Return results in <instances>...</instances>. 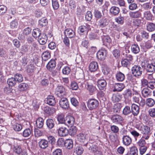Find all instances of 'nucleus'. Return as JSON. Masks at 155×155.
Segmentation results:
<instances>
[{
  "label": "nucleus",
  "mask_w": 155,
  "mask_h": 155,
  "mask_svg": "<svg viewBox=\"0 0 155 155\" xmlns=\"http://www.w3.org/2000/svg\"><path fill=\"white\" fill-rule=\"evenodd\" d=\"M14 78L16 79L17 82L19 83L22 82L23 80V78L22 75L19 74H17L14 76Z\"/></svg>",
  "instance_id": "53"
},
{
  "label": "nucleus",
  "mask_w": 155,
  "mask_h": 155,
  "mask_svg": "<svg viewBox=\"0 0 155 155\" xmlns=\"http://www.w3.org/2000/svg\"><path fill=\"white\" fill-rule=\"evenodd\" d=\"M92 18V14L91 12L90 11H88L85 15V19L87 21H90Z\"/></svg>",
  "instance_id": "61"
},
{
  "label": "nucleus",
  "mask_w": 155,
  "mask_h": 155,
  "mask_svg": "<svg viewBox=\"0 0 155 155\" xmlns=\"http://www.w3.org/2000/svg\"><path fill=\"white\" fill-rule=\"evenodd\" d=\"M142 8L145 10H148L152 8V4L150 2L144 3L142 5Z\"/></svg>",
  "instance_id": "56"
},
{
  "label": "nucleus",
  "mask_w": 155,
  "mask_h": 155,
  "mask_svg": "<svg viewBox=\"0 0 155 155\" xmlns=\"http://www.w3.org/2000/svg\"><path fill=\"white\" fill-rule=\"evenodd\" d=\"M84 149L80 145L75 146L74 147V152L77 155H81L83 153Z\"/></svg>",
  "instance_id": "32"
},
{
  "label": "nucleus",
  "mask_w": 155,
  "mask_h": 155,
  "mask_svg": "<svg viewBox=\"0 0 155 155\" xmlns=\"http://www.w3.org/2000/svg\"><path fill=\"white\" fill-rule=\"evenodd\" d=\"M73 141L71 139H68L65 141L64 146L68 149H71L73 147Z\"/></svg>",
  "instance_id": "34"
},
{
  "label": "nucleus",
  "mask_w": 155,
  "mask_h": 155,
  "mask_svg": "<svg viewBox=\"0 0 155 155\" xmlns=\"http://www.w3.org/2000/svg\"><path fill=\"white\" fill-rule=\"evenodd\" d=\"M122 141L124 145L128 146L131 143L132 139L128 136L124 135L122 137Z\"/></svg>",
  "instance_id": "21"
},
{
  "label": "nucleus",
  "mask_w": 155,
  "mask_h": 155,
  "mask_svg": "<svg viewBox=\"0 0 155 155\" xmlns=\"http://www.w3.org/2000/svg\"><path fill=\"white\" fill-rule=\"evenodd\" d=\"M141 36L143 38L147 39L149 37V33L145 31H143L140 32Z\"/></svg>",
  "instance_id": "63"
},
{
  "label": "nucleus",
  "mask_w": 155,
  "mask_h": 155,
  "mask_svg": "<svg viewBox=\"0 0 155 155\" xmlns=\"http://www.w3.org/2000/svg\"><path fill=\"white\" fill-rule=\"evenodd\" d=\"M131 51L135 54H137L139 52L140 49L139 46L136 44L132 45L131 48Z\"/></svg>",
  "instance_id": "40"
},
{
  "label": "nucleus",
  "mask_w": 155,
  "mask_h": 155,
  "mask_svg": "<svg viewBox=\"0 0 155 155\" xmlns=\"http://www.w3.org/2000/svg\"><path fill=\"white\" fill-rule=\"evenodd\" d=\"M68 134L70 135L73 136L76 134L77 131V129L75 126H71L69 130H68Z\"/></svg>",
  "instance_id": "49"
},
{
  "label": "nucleus",
  "mask_w": 155,
  "mask_h": 155,
  "mask_svg": "<svg viewBox=\"0 0 155 155\" xmlns=\"http://www.w3.org/2000/svg\"><path fill=\"white\" fill-rule=\"evenodd\" d=\"M143 17L146 20L151 21L153 20V15L150 11H146L143 13Z\"/></svg>",
  "instance_id": "30"
},
{
  "label": "nucleus",
  "mask_w": 155,
  "mask_h": 155,
  "mask_svg": "<svg viewBox=\"0 0 155 155\" xmlns=\"http://www.w3.org/2000/svg\"><path fill=\"white\" fill-rule=\"evenodd\" d=\"M122 65L124 67L128 68L130 64V62L127 59L124 58L121 61Z\"/></svg>",
  "instance_id": "50"
},
{
  "label": "nucleus",
  "mask_w": 155,
  "mask_h": 155,
  "mask_svg": "<svg viewBox=\"0 0 155 155\" xmlns=\"http://www.w3.org/2000/svg\"><path fill=\"white\" fill-rule=\"evenodd\" d=\"M151 91L147 87L144 88L141 91L142 96L145 97H148L151 95Z\"/></svg>",
  "instance_id": "28"
},
{
  "label": "nucleus",
  "mask_w": 155,
  "mask_h": 155,
  "mask_svg": "<svg viewBox=\"0 0 155 155\" xmlns=\"http://www.w3.org/2000/svg\"><path fill=\"white\" fill-rule=\"evenodd\" d=\"M13 128L15 131H19L22 129V127L21 124L16 123L13 125Z\"/></svg>",
  "instance_id": "57"
},
{
  "label": "nucleus",
  "mask_w": 155,
  "mask_h": 155,
  "mask_svg": "<svg viewBox=\"0 0 155 155\" xmlns=\"http://www.w3.org/2000/svg\"><path fill=\"white\" fill-rule=\"evenodd\" d=\"M64 115L63 114L59 113L57 115V120L61 124L64 123L65 119L64 118Z\"/></svg>",
  "instance_id": "47"
},
{
  "label": "nucleus",
  "mask_w": 155,
  "mask_h": 155,
  "mask_svg": "<svg viewBox=\"0 0 155 155\" xmlns=\"http://www.w3.org/2000/svg\"><path fill=\"white\" fill-rule=\"evenodd\" d=\"M141 131L143 134L142 138L147 140L151 135L150 128L147 125H143L141 127Z\"/></svg>",
  "instance_id": "3"
},
{
  "label": "nucleus",
  "mask_w": 155,
  "mask_h": 155,
  "mask_svg": "<svg viewBox=\"0 0 155 155\" xmlns=\"http://www.w3.org/2000/svg\"><path fill=\"white\" fill-rule=\"evenodd\" d=\"M141 65L142 68H144L147 72L153 73L155 72V62L149 63L146 61L142 62Z\"/></svg>",
  "instance_id": "2"
},
{
  "label": "nucleus",
  "mask_w": 155,
  "mask_h": 155,
  "mask_svg": "<svg viewBox=\"0 0 155 155\" xmlns=\"http://www.w3.org/2000/svg\"><path fill=\"white\" fill-rule=\"evenodd\" d=\"M115 21L117 23L120 25H123L124 22V17L119 16L115 18Z\"/></svg>",
  "instance_id": "58"
},
{
  "label": "nucleus",
  "mask_w": 155,
  "mask_h": 155,
  "mask_svg": "<svg viewBox=\"0 0 155 155\" xmlns=\"http://www.w3.org/2000/svg\"><path fill=\"white\" fill-rule=\"evenodd\" d=\"M43 110L45 113L49 115L53 114L55 111L54 108L50 107L48 106L44 107Z\"/></svg>",
  "instance_id": "29"
},
{
  "label": "nucleus",
  "mask_w": 155,
  "mask_h": 155,
  "mask_svg": "<svg viewBox=\"0 0 155 155\" xmlns=\"http://www.w3.org/2000/svg\"><path fill=\"white\" fill-rule=\"evenodd\" d=\"M55 125L54 121L52 119H48L46 121V125L49 129H52Z\"/></svg>",
  "instance_id": "43"
},
{
  "label": "nucleus",
  "mask_w": 155,
  "mask_h": 155,
  "mask_svg": "<svg viewBox=\"0 0 155 155\" xmlns=\"http://www.w3.org/2000/svg\"><path fill=\"white\" fill-rule=\"evenodd\" d=\"M46 101L47 104L52 106L54 105L56 102L54 97L52 95H49L48 96Z\"/></svg>",
  "instance_id": "25"
},
{
  "label": "nucleus",
  "mask_w": 155,
  "mask_h": 155,
  "mask_svg": "<svg viewBox=\"0 0 155 155\" xmlns=\"http://www.w3.org/2000/svg\"><path fill=\"white\" fill-rule=\"evenodd\" d=\"M18 87L19 91H23L27 89L28 85L25 83H22L20 84Z\"/></svg>",
  "instance_id": "55"
},
{
  "label": "nucleus",
  "mask_w": 155,
  "mask_h": 155,
  "mask_svg": "<svg viewBox=\"0 0 155 155\" xmlns=\"http://www.w3.org/2000/svg\"><path fill=\"white\" fill-rule=\"evenodd\" d=\"M122 98V95L118 93H117L113 94L111 99L114 102H118L121 100Z\"/></svg>",
  "instance_id": "27"
},
{
  "label": "nucleus",
  "mask_w": 155,
  "mask_h": 155,
  "mask_svg": "<svg viewBox=\"0 0 155 155\" xmlns=\"http://www.w3.org/2000/svg\"><path fill=\"white\" fill-rule=\"evenodd\" d=\"M71 71L70 68L67 66L65 67L62 69V72L64 74L68 75L69 74Z\"/></svg>",
  "instance_id": "64"
},
{
  "label": "nucleus",
  "mask_w": 155,
  "mask_h": 155,
  "mask_svg": "<svg viewBox=\"0 0 155 155\" xmlns=\"http://www.w3.org/2000/svg\"><path fill=\"white\" fill-rule=\"evenodd\" d=\"M58 135L61 137H65L68 134V129L64 127L59 128L58 130Z\"/></svg>",
  "instance_id": "15"
},
{
  "label": "nucleus",
  "mask_w": 155,
  "mask_h": 155,
  "mask_svg": "<svg viewBox=\"0 0 155 155\" xmlns=\"http://www.w3.org/2000/svg\"><path fill=\"white\" fill-rule=\"evenodd\" d=\"M108 117L110 119L112 123L116 124L122 125L124 121V119L120 115L115 114L108 115Z\"/></svg>",
  "instance_id": "1"
},
{
  "label": "nucleus",
  "mask_w": 155,
  "mask_h": 155,
  "mask_svg": "<svg viewBox=\"0 0 155 155\" xmlns=\"http://www.w3.org/2000/svg\"><path fill=\"white\" fill-rule=\"evenodd\" d=\"M48 23V21L45 18H42L38 21L39 26L41 27L47 25Z\"/></svg>",
  "instance_id": "37"
},
{
  "label": "nucleus",
  "mask_w": 155,
  "mask_h": 155,
  "mask_svg": "<svg viewBox=\"0 0 155 155\" xmlns=\"http://www.w3.org/2000/svg\"><path fill=\"white\" fill-rule=\"evenodd\" d=\"M40 105V101L37 99H34L33 101L32 105L35 109L38 108Z\"/></svg>",
  "instance_id": "59"
},
{
  "label": "nucleus",
  "mask_w": 155,
  "mask_h": 155,
  "mask_svg": "<svg viewBox=\"0 0 155 155\" xmlns=\"http://www.w3.org/2000/svg\"><path fill=\"white\" fill-rule=\"evenodd\" d=\"M117 80L119 81H122L125 78L124 74L120 72L117 73L116 75Z\"/></svg>",
  "instance_id": "42"
},
{
  "label": "nucleus",
  "mask_w": 155,
  "mask_h": 155,
  "mask_svg": "<svg viewBox=\"0 0 155 155\" xmlns=\"http://www.w3.org/2000/svg\"><path fill=\"white\" fill-rule=\"evenodd\" d=\"M106 85L107 82L104 80H100L97 81V86L100 90L105 91Z\"/></svg>",
  "instance_id": "18"
},
{
  "label": "nucleus",
  "mask_w": 155,
  "mask_h": 155,
  "mask_svg": "<svg viewBox=\"0 0 155 155\" xmlns=\"http://www.w3.org/2000/svg\"><path fill=\"white\" fill-rule=\"evenodd\" d=\"M110 13L114 15H116L118 14L120 12L119 8L116 6L112 7L110 10Z\"/></svg>",
  "instance_id": "36"
},
{
  "label": "nucleus",
  "mask_w": 155,
  "mask_h": 155,
  "mask_svg": "<svg viewBox=\"0 0 155 155\" xmlns=\"http://www.w3.org/2000/svg\"><path fill=\"white\" fill-rule=\"evenodd\" d=\"M131 113L130 107L128 106H126L124 108L123 110V114L125 115H127Z\"/></svg>",
  "instance_id": "52"
},
{
  "label": "nucleus",
  "mask_w": 155,
  "mask_h": 155,
  "mask_svg": "<svg viewBox=\"0 0 155 155\" xmlns=\"http://www.w3.org/2000/svg\"><path fill=\"white\" fill-rule=\"evenodd\" d=\"M131 110V112L134 116H137L140 111L139 106L134 104H132Z\"/></svg>",
  "instance_id": "16"
},
{
  "label": "nucleus",
  "mask_w": 155,
  "mask_h": 155,
  "mask_svg": "<svg viewBox=\"0 0 155 155\" xmlns=\"http://www.w3.org/2000/svg\"><path fill=\"white\" fill-rule=\"evenodd\" d=\"M64 34L65 36H67L69 38H74L75 35V32L70 28L66 29L64 31Z\"/></svg>",
  "instance_id": "17"
},
{
  "label": "nucleus",
  "mask_w": 155,
  "mask_h": 155,
  "mask_svg": "<svg viewBox=\"0 0 155 155\" xmlns=\"http://www.w3.org/2000/svg\"><path fill=\"white\" fill-rule=\"evenodd\" d=\"M41 31L38 28L34 29L32 33L33 36L35 38H36L37 37L39 38V37L41 36Z\"/></svg>",
  "instance_id": "48"
},
{
  "label": "nucleus",
  "mask_w": 155,
  "mask_h": 155,
  "mask_svg": "<svg viewBox=\"0 0 155 155\" xmlns=\"http://www.w3.org/2000/svg\"><path fill=\"white\" fill-rule=\"evenodd\" d=\"M123 83H116L114 86V88L113 91L114 92H120L122 91L125 87Z\"/></svg>",
  "instance_id": "22"
},
{
  "label": "nucleus",
  "mask_w": 155,
  "mask_h": 155,
  "mask_svg": "<svg viewBox=\"0 0 155 155\" xmlns=\"http://www.w3.org/2000/svg\"><path fill=\"white\" fill-rule=\"evenodd\" d=\"M138 151L135 146H132L129 148L130 155H138Z\"/></svg>",
  "instance_id": "44"
},
{
  "label": "nucleus",
  "mask_w": 155,
  "mask_h": 155,
  "mask_svg": "<svg viewBox=\"0 0 155 155\" xmlns=\"http://www.w3.org/2000/svg\"><path fill=\"white\" fill-rule=\"evenodd\" d=\"M77 139L80 143L81 144L84 146L87 142V139L86 138V135L83 133H81L77 136Z\"/></svg>",
  "instance_id": "9"
},
{
  "label": "nucleus",
  "mask_w": 155,
  "mask_h": 155,
  "mask_svg": "<svg viewBox=\"0 0 155 155\" xmlns=\"http://www.w3.org/2000/svg\"><path fill=\"white\" fill-rule=\"evenodd\" d=\"M60 106L63 109H68L69 107L67 99L65 97L61 98L59 101Z\"/></svg>",
  "instance_id": "11"
},
{
  "label": "nucleus",
  "mask_w": 155,
  "mask_h": 155,
  "mask_svg": "<svg viewBox=\"0 0 155 155\" xmlns=\"http://www.w3.org/2000/svg\"><path fill=\"white\" fill-rule=\"evenodd\" d=\"M70 8L72 10H74L76 7V4L74 0H70L69 3Z\"/></svg>",
  "instance_id": "54"
},
{
  "label": "nucleus",
  "mask_w": 155,
  "mask_h": 155,
  "mask_svg": "<svg viewBox=\"0 0 155 155\" xmlns=\"http://www.w3.org/2000/svg\"><path fill=\"white\" fill-rule=\"evenodd\" d=\"M55 93L58 96L62 97L66 94L65 88L62 85H58L55 89Z\"/></svg>",
  "instance_id": "6"
},
{
  "label": "nucleus",
  "mask_w": 155,
  "mask_h": 155,
  "mask_svg": "<svg viewBox=\"0 0 155 155\" xmlns=\"http://www.w3.org/2000/svg\"><path fill=\"white\" fill-rule=\"evenodd\" d=\"M33 47L31 46L28 45H24L22 46V50L25 52H29L31 53L34 50L33 48H35L36 45L34 43H33Z\"/></svg>",
  "instance_id": "20"
},
{
  "label": "nucleus",
  "mask_w": 155,
  "mask_h": 155,
  "mask_svg": "<svg viewBox=\"0 0 155 155\" xmlns=\"http://www.w3.org/2000/svg\"><path fill=\"white\" fill-rule=\"evenodd\" d=\"M109 26L111 28H115L116 30L118 31H120L122 30V28L121 27H116V25L114 24V22H110L109 24Z\"/></svg>",
  "instance_id": "60"
},
{
  "label": "nucleus",
  "mask_w": 155,
  "mask_h": 155,
  "mask_svg": "<svg viewBox=\"0 0 155 155\" xmlns=\"http://www.w3.org/2000/svg\"><path fill=\"white\" fill-rule=\"evenodd\" d=\"M129 15L130 17L132 18H137L140 17L141 13V12L138 10L134 12H130Z\"/></svg>",
  "instance_id": "33"
},
{
  "label": "nucleus",
  "mask_w": 155,
  "mask_h": 155,
  "mask_svg": "<svg viewBox=\"0 0 155 155\" xmlns=\"http://www.w3.org/2000/svg\"><path fill=\"white\" fill-rule=\"evenodd\" d=\"M52 5L54 9H57L59 7V4L57 0H52Z\"/></svg>",
  "instance_id": "62"
},
{
  "label": "nucleus",
  "mask_w": 155,
  "mask_h": 155,
  "mask_svg": "<svg viewBox=\"0 0 155 155\" xmlns=\"http://www.w3.org/2000/svg\"><path fill=\"white\" fill-rule=\"evenodd\" d=\"M89 25L85 24L80 26L78 29V32L80 35H84V38H86L88 32V28Z\"/></svg>",
  "instance_id": "8"
},
{
  "label": "nucleus",
  "mask_w": 155,
  "mask_h": 155,
  "mask_svg": "<svg viewBox=\"0 0 155 155\" xmlns=\"http://www.w3.org/2000/svg\"><path fill=\"white\" fill-rule=\"evenodd\" d=\"M133 101L134 102L138 103L140 107H143L145 104V100L141 97L140 95L134 96Z\"/></svg>",
  "instance_id": "7"
},
{
  "label": "nucleus",
  "mask_w": 155,
  "mask_h": 155,
  "mask_svg": "<svg viewBox=\"0 0 155 155\" xmlns=\"http://www.w3.org/2000/svg\"><path fill=\"white\" fill-rule=\"evenodd\" d=\"M44 120L41 117L38 118L36 121V126L39 128H41L43 126Z\"/></svg>",
  "instance_id": "35"
},
{
  "label": "nucleus",
  "mask_w": 155,
  "mask_h": 155,
  "mask_svg": "<svg viewBox=\"0 0 155 155\" xmlns=\"http://www.w3.org/2000/svg\"><path fill=\"white\" fill-rule=\"evenodd\" d=\"M99 102L96 99H89L87 102V106L90 110L96 109L98 106Z\"/></svg>",
  "instance_id": "5"
},
{
  "label": "nucleus",
  "mask_w": 155,
  "mask_h": 155,
  "mask_svg": "<svg viewBox=\"0 0 155 155\" xmlns=\"http://www.w3.org/2000/svg\"><path fill=\"white\" fill-rule=\"evenodd\" d=\"M56 66V62L54 59H51L46 65V68L49 71H52Z\"/></svg>",
  "instance_id": "19"
},
{
  "label": "nucleus",
  "mask_w": 155,
  "mask_h": 155,
  "mask_svg": "<svg viewBox=\"0 0 155 155\" xmlns=\"http://www.w3.org/2000/svg\"><path fill=\"white\" fill-rule=\"evenodd\" d=\"M98 68V65L97 62L92 61L91 62L89 66V68L91 72L96 71Z\"/></svg>",
  "instance_id": "26"
},
{
  "label": "nucleus",
  "mask_w": 155,
  "mask_h": 155,
  "mask_svg": "<svg viewBox=\"0 0 155 155\" xmlns=\"http://www.w3.org/2000/svg\"><path fill=\"white\" fill-rule=\"evenodd\" d=\"M51 57V54L48 51L44 52L41 55V58L42 61H46Z\"/></svg>",
  "instance_id": "41"
},
{
  "label": "nucleus",
  "mask_w": 155,
  "mask_h": 155,
  "mask_svg": "<svg viewBox=\"0 0 155 155\" xmlns=\"http://www.w3.org/2000/svg\"><path fill=\"white\" fill-rule=\"evenodd\" d=\"M13 150L14 153L18 155L20 154L22 152L21 146L16 142H14Z\"/></svg>",
  "instance_id": "14"
},
{
  "label": "nucleus",
  "mask_w": 155,
  "mask_h": 155,
  "mask_svg": "<svg viewBox=\"0 0 155 155\" xmlns=\"http://www.w3.org/2000/svg\"><path fill=\"white\" fill-rule=\"evenodd\" d=\"M84 146L86 147L90 152L92 153L94 152L98 147L94 143H92L90 142L86 143Z\"/></svg>",
  "instance_id": "10"
},
{
  "label": "nucleus",
  "mask_w": 155,
  "mask_h": 155,
  "mask_svg": "<svg viewBox=\"0 0 155 155\" xmlns=\"http://www.w3.org/2000/svg\"><path fill=\"white\" fill-rule=\"evenodd\" d=\"M121 105L119 103H117L113 107V109L114 112L115 113H119L121 109Z\"/></svg>",
  "instance_id": "51"
},
{
  "label": "nucleus",
  "mask_w": 155,
  "mask_h": 155,
  "mask_svg": "<svg viewBox=\"0 0 155 155\" xmlns=\"http://www.w3.org/2000/svg\"><path fill=\"white\" fill-rule=\"evenodd\" d=\"M75 122V119L73 116L69 115L66 117L64 124L68 126L73 125Z\"/></svg>",
  "instance_id": "12"
},
{
  "label": "nucleus",
  "mask_w": 155,
  "mask_h": 155,
  "mask_svg": "<svg viewBox=\"0 0 155 155\" xmlns=\"http://www.w3.org/2000/svg\"><path fill=\"white\" fill-rule=\"evenodd\" d=\"M16 81L15 78H11L8 79L7 83L9 86H14L16 83Z\"/></svg>",
  "instance_id": "46"
},
{
  "label": "nucleus",
  "mask_w": 155,
  "mask_h": 155,
  "mask_svg": "<svg viewBox=\"0 0 155 155\" xmlns=\"http://www.w3.org/2000/svg\"><path fill=\"white\" fill-rule=\"evenodd\" d=\"M48 37L46 35L44 34H41V36L39 37L38 41L41 45L45 44L47 41Z\"/></svg>",
  "instance_id": "23"
},
{
  "label": "nucleus",
  "mask_w": 155,
  "mask_h": 155,
  "mask_svg": "<svg viewBox=\"0 0 155 155\" xmlns=\"http://www.w3.org/2000/svg\"><path fill=\"white\" fill-rule=\"evenodd\" d=\"M143 69L139 65H134L132 68L131 72L133 75L138 78L141 76L143 73Z\"/></svg>",
  "instance_id": "4"
},
{
  "label": "nucleus",
  "mask_w": 155,
  "mask_h": 155,
  "mask_svg": "<svg viewBox=\"0 0 155 155\" xmlns=\"http://www.w3.org/2000/svg\"><path fill=\"white\" fill-rule=\"evenodd\" d=\"M32 133V130L29 128L25 129L23 132L22 136L25 137H29Z\"/></svg>",
  "instance_id": "45"
},
{
  "label": "nucleus",
  "mask_w": 155,
  "mask_h": 155,
  "mask_svg": "<svg viewBox=\"0 0 155 155\" xmlns=\"http://www.w3.org/2000/svg\"><path fill=\"white\" fill-rule=\"evenodd\" d=\"M145 104L147 106L149 107L153 106L155 104V101L154 99L152 98H148L146 99Z\"/></svg>",
  "instance_id": "38"
},
{
  "label": "nucleus",
  "mask_w": 155,
  "mask_h": 155,
  "mask_svg": "<svg viewBox=\"0 0 155 155\" xmlns=\"http://www.w3.org/2000/svg\"><path fill=\"white\" fill-rule=\"evenodd\" d=\"M38 145L41 148L45 149L48 147V141L45 139H41L39 142Z\"/></svg>",
  "instance_id": "24"
},
{
  "label": "nucleus",
  "mask_w": 155,
  "mask_h": 155,
  "mask_svg": "<svg viewBox=\"0 0 155 155\" xmlns=\"http://www.w3.org/2000/svg\"><path fill=\"white\" fill-rule=\"evenodd\" d=\"M107 52L104 48H102L101 50L99 51L97 54V56L98 58L101 60L105 59Z\"/></svg>",
  "instance_id": "13"
},
{
  "label": "nucleus",
  "mask_w": 155,
  "mask_h": 155,
  "mask_svg": "<svg viewBox=\"0 0 155 155\" xmlns=\"http://www.w3.org/2000/svg\"><path fill=\"white\" fill-rule=\"evenodd\" d=\"M146 30L150 32L154 31L155 30V24L152 22H147L146 25Z\"/></svg>",
  "instance_id": "31"
},
{
  "label": "nucleus",
  "mask_w": 155,
  "mask_h": 155,
  "mask_svg": "<svg viewBox=\"0 0 155 155\" xmlns=\"http://www.w3.org/2000/svg\"><path fill=\"white\" fill-rule=\"evenodd\" d=\"M132 94L131 91L129 89H126L125 90L123 93V95L125 99L131 97Z\"/></svg>",
  "instance_id": "39"
}]
</instances>
